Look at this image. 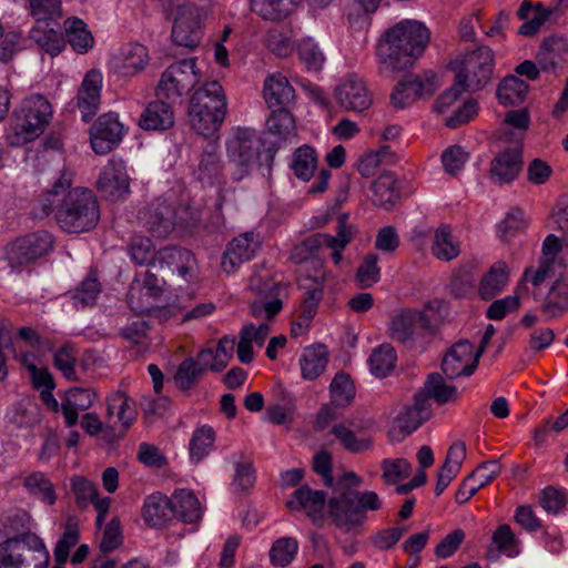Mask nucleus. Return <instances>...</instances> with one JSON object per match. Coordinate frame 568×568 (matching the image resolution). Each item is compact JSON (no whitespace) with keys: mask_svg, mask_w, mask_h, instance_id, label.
<instances>
[{"mask_svg":"<svg viewBox=\"0 0 568 568\" xmlns=\"http://www.w3.org/2000/svg\"><path fill=\"white\" fill-rule=\"evenodd\" d=\"M73 172L64 169L59 180L42 200L43 212H54L55 221L67 233L93 230L100 220V209L92 191L84 187L69 190Z\"/></svg>","mask_w":568,"mask_h":568,"instance_id":"obj_1","label":"nucleus"},{"mask_svg":"<svg viewBox=\"0 0 568 568\" xmlns=\"http://www.w3.org/2000/svg\"><path fill=\"white\" fill-rule=\"evenodd\" d=\"M430 31L417 20H403L389 28L376 48L378 71L393 77L414 64L429 43Z\"/></svg>","mask_w":568,"mask_h":568,"instance_id":"obj_2","label":"nucleus"},{"mask_svg":"<svg viewBox=\"0 0 568 568\" xmlns=\"http://www.w3.org/2000/svg\"><path fill=\"white\" fill-rule=\"evenodd\" d=\"M321 240H325L324 233L312 234L295 245L290 255L293 262L306 264L298 278V287L304 292L302 317L305 322L314 317L323 298L326 272L323 262L314 257V254L321 250Z\"/></svg>","mask_w":568,"mask_h":568,"instance_id":"obj_3","label":"nucleus"},{"mask_svg":"<svg viewBox=\"0 0 568 568\" xmlns=\"http://www.w3.org/2000/svg\"><path fill=\"white\" fill-rule=\"evenodd\" d=\"M226 114V97L217 81H210L197 89L190 101L191 128L204 136L214 135Z\"/></svg>","mask_w":568,"mask_h":568,"instance_id":"obj_4","label":"nucleus"},{"mask_svg":"<svg viewBox=\"0 0 568 568\" xmlns=\"http://www.w3.org/2000/svg\"><path fill=\"white\" fill-rule=\"evenodd\" d=\"M383 501L372 490H342L327 501V511L333 524L345 532L353 531L362 526L367 516L366 513L382 509Z\"/></svg>","mask_w":568,"mask_h":568,"instance_id":"obj_5","label":"nucleus"},{"mask_svg":"<svg viewBox=\"0 0 568 568\" xmlns=\"http://www.w3.org/2000/svg\"><path fill=\"white\" fill-rule=\"evenodd\" d=\"M49 558L42 539L31 532L0 542V568H47Z\"/></svg>","mask_w":568,"mask_h":568,"instance_id":"obj_6","label":"nucleus"},{"mask_svg":"<svg viewBox=\"0 0 568 568\" xmlns=\"http://www.w3.org/2000/svg\"><path fill=\"white\" fill-rule=\"evenodd\" d=\"M50 102L41 94L26 98L14 113L12 144L28 143L39 138L52 119Z\"/></svg>","mask_w":568,"mask_h":568,"instance_id":"obj_7","label":"nucleus"},{"mask_svg":"<svg viewBox=\"0 0 568 568\" xmlns=\"http://www.w3.org/2000/svg\"><path fill=\"white\" fill-rule=\"evenodd\" d=\"M456 80L463 82L468 91H477L490 81L494 70V54L488 47L465 53L450 62Z\"/></svg>","mask_w":568,"mask_h":568,"instance_id":"obj_8","label":"nucleus"},{"mask_svg":"<svg viewBox=\"0 0 568 568\" xmlns=\"http://www.w3.org/2000/svg\"><path fill=\"white\" fill-rule=\"evenodd\" d=\"M202 79V70L196 59H183L172 63L162 73L156 87V95L169 101H175L189 93Z\"/></svg>","mask_w":568,"mask_h":568,"instance_id":"obj_9","label":"nucleus"},{"mask_svg":"<svg viewBox=\"0 0 568 568\" xmlns=\"http://www.w3.org/2000/svg\"><path fill=\"white\" fill-rule=\"evenodd\" d=\"M168 11L174 13L172 39L175 44L195 48L201 41V22L206 17L204 7L182 4L180 0H169Z\"/></svg>","mask_w":568,"mask_h":568,"instance_id":"obj_10","label":"nucleus"},{"mask_svg":"<svg viewBox=\"0 0 568 568\" xmlns=\"http://www.w3.org/2000/svg\"><path fill=\"white\" fill-rule=\"evenodd\" d=\"M262 149L258 132L247 128H237L227 140V155L239 171L235 180H242L257 163Z\"/></svg>","mask_w":568,"mask_h":568,"instance_id":"obj_11","label":"nucleus"},{"mask_svg":"<svg viewBox=\"0 0 568 568\" xmlns=\"http://www.w3.org/2000/svg\"><path fill=\"white\" fill-rule=\"evenodd\" d=\"M53 247V237L47 231H38L17 239L7 250V260L20 270L47 255Z\"/></svg>","mask_w":568,"mask_h":568,"instance_id":"obj_12","label":"nucleus"},{"mask_svg":"<svg viewBox=\"0 0 568 568\" xmlns=\"http://www.w3.org/2000/svg\"><path fill=\"white\" fill-rule=\"evenodd\" d=\"M162 281L150 271L135 278L129 290L128 304L136 314H149L163 306Z\"/></svg>","mask_w":568,"mask_h":568,"instance_id":"obj_13","label":"nucleus"},{"mask_svg":"<svg viewBox=\"0 0 568 568\" xmlns=\"http://www.w3.org/2000/svg\"><path fill=\"white\" fill-rule=\"evenodd\" d=\"M141 226L156 239H165L181 221L173 206L158 199L144 206L138 215Z\"/></svg>","mask_w":568,"mask_h":568,"instance_id":"obj_14","label":"nucleus"},{"mask_svg":"<svg viewBox=\"0 0 568 568\" xmlns=\"http://www.w3.org/2000/svg\"><path fill=\"white\" fill-rule=\"evenodd\" d=\"M98 190L110 200H122L130 192V179L125 162L112 156L102 168L97 181Z\"/></svg>","mask_w":568,"mask_h":568,"instance_id":"obj_15","label":"nucleus"},{"mask_svg":"<svg viewBox=\"0 0 568 568\" xmlns=\"http://www.w3.org/2000/svg\"><path fill=\"white\" fill-rule=\"evenodd\" d=\"M331 434L341 447L352 454H362L373 447L374 438L363 420L347 419L335 424Z\"/></svg>","mask_w":568,"mask_h":568,"instance_id":"obj_16","label":"nucleus"},{"mask_svg":"<svg viewBox=\"0 0 568 568\" xmlns=\"http://www.w3.org/2000/svg\"><path fill=\"white\" fill-rule=\"evenodd\" d=\"M150 62L149 50L136 42L122 45L110 60L111 70L119 77L131 78L138 75Z\"/></svg>","mask_w":568,"mask_h":568,"instance_id":"obj_17","label":"nucleus"},{"mask_svg":"<svg viewBox=\"0 0 568 568\" xmlns=\"http://www.w3.org/2000/svg\"><path fill=\"white\" fill-rule=\"evenodd\" d=\"M335 99L342 109L356 113L367 110L373 102L366 83L355 74L345 78L335 88Z\"/></svg>","mask_w":568,"mask_h":568,"instance_id":"obj_18","label":"nucleus"},{"mask_svg":"<svg viewBox=\"0 0 568 568\" xmlns=\"http://www.w3.org/2000/svg\"><path fill=\"white\" fill-rule=\"evenodd\" d=\"M435 89L434 77L406 75L395 85L390 94V104L397 110H403L413 104L418 98L433 94Z\"/></svg>","mask_w":568,"mask_h":568,"instance_id":"obj_19","label":"nucleus"},{"mask_svg":"<svg viewBox=\"0 0 568 568\" xmlns=\"http://www.w3.org/2000/svg\"><path fill=\"white\" fill-rule=\"evenodd\" d=\"M327 495L323 490H314L307 485L295 489L292 497L286 501L291 511H304L316 526H322L325 520L324 509L327 505Z\"/></svg>","mask_w":568,"mask_h":568,"instance_id":"obj_20","label":"nucleus"},{"mask_svg":"<svg viewBox=\"0 0 568 568\" xmlns=\"http://www.w3.org/2000/svg\"><path fill=\"white\" fill-rule=\"evenodd\" d=\"M479 357L471 343L460 341L445 355L442 369L448 378L469 376L475 372Z\"/></svg>","mask_w":568,"mask_h":568,"instance_id":"obj_21","label":"nucleus"},{"mask_svg":"<svg viewBox=\"0 0 568 568\" xmlns=\"http://www.w3.org/2000/svg\"><path fill=\"white\" fill-rule=\"evenodd\" d=\"M124 126L115 113L101 115L91 129V146L97 154H106L122 140Z\"/></svg>","mask_w":568,"mask_h":568,"instance_id":"obj_22","label":"nucleus"},{"mask_svg":"<svg viewBox=\"0 0 568 568\" xmlns=\"http://www.w3.org/2000/svg\"><path fill=\"white\" fill-rule=\"evenodd\" d=\"M261 247L258 235L245 232L234 237L222 257V268L226 273L234 272L241 264L251 261Z\"/></svg>","mask_w":568,"mask_h":568,"instance_id":"obj_23","label":"nucleus"},{"mask_svg":"<svg viewBox=\"0 0 568 568\" xmlns=\"http://www.w3.org/2000/svg\"><path fill=\"white\" fill-rule=\"evenodd\" d=\"M102 84L103 75L100 70L91 69L85 73L77 97L78 108L84 122H90L98 112Z\"/></svg>","mask_w":568,"mask_h":568,"instance_id":"obj_24","label":"nucleus"},{"mask_svg":"<svg viewBox=\"0 0 568 568\" xmlns=\"http://www.w3.org/2000/svg\"><path fill=\"white\" fill-rule=\"evenodd\" d=\"M523 168L520 144L499 152L490 163L491 179L497 183H509L516 179Z\"/></svg>","mask_w":568,"mask_h":568,"instance_id":"obj_25","label":"nucleus"},{"mask_svg":"<svg viewBox=\"0 0 568 568\" xmlns=\"http://www.w3.org/2000/svg\"><path fill=\"white\" fill-rule=\"evenodd\" d=\"M97 394L91 388L72 387L61 403V413L67 427H73L79 420V410H88L94 403Z\"/></svg>","mask_w":568,"mask_h":568,"instance_id":"obj_26","label":"nucleus"},{"mask_svg":"<svg viewBox=\"0 0 568 568\" xmlns=\"http://www.w3.org/2000/svg\"><path fill=\"white\" fill-rule=\"evenodd\" d=\"M174 112L169 102H150L142 112L139 125L148 131H166L174 125Z\"/></svg>","mask_w":568,"mask_h":568,"instance_id":"obj_27","label":"nucleus"},{"mask_svg":"<svg viewBox=\"0 0 568 568\" xmlns=\"http://www.w3.org/2000/svg\"><path fill=\"white\" fill-rule=\"evenodd\" d=\"M158 262L168 265L185 281L194 277L196 260L193 253L183 247H164L159 251Z\"/></svg>","mask_w":568,"mask_h":568,"instance_id":"obj_28","label":"nucleus"},{"mask_svg":"<svg viewBox=\"0 0 568 568\" xmlns=\"http://www.w3.org/2000/svg\"><path fill=\"white\" fill-rule=\"evenodd\" d=\"M263 95L270 108H285L295 98V91L286 77L273 73L264 81Z\"/></svg>","mask_w":568,"mask_h":568,"instance_id":"obj_29","label":"nucleus"},{"mask_svg":"<svg viewBox=\"0 0 568 568\" xmlns=\"http://www.w3.org/2000/svg\"><path fill=\"white\" fill-rule=\"evenodd\" d=\"M430 251L433 256L442 262H449L459 256L460 242L449 224H440L435 229Z\"/></svg>","mask_w":568,"mask_h":568,"instance_id":"obj_30","label":"nucleus"},{"mask_svg":"<svg viewBox=\"0 0 568 568\" xmlns=\"http://www.w3.org/2000/svg\"><path fill=\"white\" fill-rule=\"evenodd\" d=\"M142 517L150 527H161L173 518L171 497L161 493H153L145 497Z\"/></svg>","mask_w":568,"mask_h":568,"instance_id":"obj_31","label":"nucleus"},{"mask_svg":"<svg viewBox=\"0 0 568 568\" xmlns=\"http://www.w3.org/2000/svg\"><path fill=\"white\" fill-rule=\"evenodd\" d=\"M173 518L186 524L197 523L203 515L201 504L195 494L189 489H176L171 496Z\"/></svg>","mask_w":568,"mask_h":568,"instance_id":"obj_32","label":"nucleus"},{"mask_svg":"<svg viewBox=\"0 0 568 568\" xmlns=\"http://www.w3.org/2000/svg\"><path fill=\"white\" fill-rule=\"evenodd\" d=\"M106 416L110 423H119L125 430L134 423L136 409L124 393L114 392L106 400Z\"/></svg>","mask_w":568,"mask_h":568,"instance_id":"obj_33","label":"nucleus"},{"mask_svg":"<svg viewBox=\"0 0 568 568\" xmlns=\"http://www.w3.org/2000/svg\"><path fill=\"white\" fill-rule=\"evenodd\" d=\"M371 200L374 205L390 209L399 199V186L396 176L392 172L381 174L371 186Z\"/></svg>","mask_w":568,"mask_h":568,"instance_id":"obj_34","label":"nucleus"},{"mask_svg":"<svg viewBox=\"0 0 568 568\" xmlns=\"http://www.w3.org/2000/svg\"><path fill=\"white\" fill-rule=\"evenodd\" d=\"M301 0H251V10L263 20L283 21L296 9Z\"/></svg>","mask_w":568,"mask_h":568,"instance_id":"obj_35","label":"nucleus"},{"mask_svg":"<svg viewBox=\"0 0 568 568\" xmlns=\"http://www.w3.org/2000/svg\"><path fill=\"white\" fill-rule=\"evenodd\" d=\"M328 363V351L325 345L318 344L304 348L300 366L303 378L316 379L326 368Z\"/></svg>","mask_w":568,"mask_h":568,"instance_id":"obj_36","label":"nucleus"},{"mask_svg":"<svg viewBox=\"0 0 568 568\" xmlns=\"http://www.w3.org/2000/svg\"><path fill=\"white\" fill-rule=\"evenodd\" d=\"M552 12V8H545L541 3L532 6L527 0L523 1L518 9V17L525 20V23L519 28V33L528 37L537 33Z\"/></svg>","mask_w":568,"mask_h":568,"instance_id":"obj_37","label":"nucleus"},{"mask_svg":"<svg viewBox=\"0 0 568 568\" xmlns=\"http://www.w3.org/2000/svg\"><path fill=\"white\" fill-rule=\"evenodd\" d=\"M541 311L548 318H557L568 311V278H558L552 284Z\"/></svg>","mask_w":568,"mask_h":568,"instance_id":"obj_38","label":"nucleus"},{"mask_svg":"<svg viewBox=\"0 0 568 568\" xmlns=\"http://www.w3.org/2000/svg\"><path fill=\"white\" fill-rule=\"evenodd\" d=\"M508 282V267L504 262L495 263L483 276L479 284V295L484 300H490L499 294Z\"/></svg>","mask_w":568,"mask_h":568,"instance_id":"obj_39","label":"nucleus"},{"mask_svg":"<svg viewBox=\"0 0 568 568\" xmlns=\"http://www.w3.org/2000/svg\"><path fill=\"white\" fill-rule=\"evenodd\" d=\"M64 29L67 40L77 53H87L93 47L94 39L81 19H67L64 21Z\"/></svg>","mask_w":568,"mask_h":568,"instance_id":"obj_40","label":"nucleus"},{"mask_svg":"<svg viewBox=\"0 0 568 568\" xmlns=\"http://www.w3.org/2000/svg\"><path fill=\"white\" fill-rule=\"evenodd\" d=\"M529 124L530 115L526 109L508 111L500 129L501 136L507 141L520 142Z\"/></svg>","mask_w":568,"mask_h":568,"instance_id":"obj_41","label":"nucleus"},{"mask_svg":"<svg viewBox=\"0 0 568 568\" xmlns=\"http://www.w3.org/2000/svg\"><path fill=\"white\" fill-rule=\"evenodd\" d=\"M268 132L284 142H292L296 136V126L293 115L281 108L273 111L266 121Z\"/></svg>","mask_w":568,"mask_h":568,"instance_id":"obj_42","label":"nucleus"},{"mask_svg":"<svg viewBox=\"0 0 568 568\" xmlns=\"http://www.w3.org/2000/svg\"><path fill=\"white\" fill-rule=\"evenodd\" d=\"M30 38L51 57L58 55L65 48L62 33L52 27L42 28L41 23L30 30Z\"/></svg>","mask_w":568,"mask_h":568,"instance_id":"obj_43","label":"nucleus"},{"mask_svg":"<svg viewBox=\"0 0 568 568\" xmlns=\"http://www.w3.org/2000/svg\"><path fill=\"white\" fill-rule=\"evenodd\" d=\"M419 315L416 312L404 310L393 316L389 324L392 338L406 343L413 341Z\"/></svg>","mask_w":568,"mask_h":568,"instance_id":"obj_44","label":"nucleus"},{"mask_svg":"<svg viewBox=\"0 0 568 568\" xmlns=\"http://www.w3.org/2000/svg\"><path fill=\"white\" fill-rule=\"evenodd\" d=\"M529 90V85L516 75L506 77L498 85L497 98L504 105L521 103Z\"/></svg>","mask_w":568,"mask_h":568,"instance_id":"obj_45","label":"nucleus"},{"mask_svg":"<svg viewBox=\"0 0 568 568\" xmlns=\"http://www.w3.org/2000/svg\"><path fill=\"white\" fill-rule=\"evenodd\" d=\"M397 355L390 344H382L369 356L368 364L372 374L377 377L387 376L395 367Z\"/></svg>","mask_w":568,"mask_h":568,"instance_id":"obj_46","label":"nucleus"},{"mask_svg":"<svg viewBox=\"0 0 568 568\" xmlns=\"http://www.w3.org/2000/svg\"><path fill=\"white\" fill-rule=\"evenodd\" d=\"M316 165L317 156L315 150L304 145L295 151L290 168L297 179L308 181L314 175Z\"/></svg>","mask_w":568,"mask_h":568,"instance_id":"obj_47","label":"nucleus"},{"mask_svg":"<svg viewBox=\"0 0 568 568\" xmlns=\"http://www.w3.org/2000/svg\"><path fill=\"white\" fill-rule=\"evenodd\" d=\"M80 538L79 521L77 517H68L62 537L58 540L54 548V559L58 564H65L70 549L75 546Z\"/></svg>","mask_w":568,"mask_h":568,"instance_id":"obj_48","label":"nucleus"},{"mask_svg":"<svg viewBox=\"0 0 568 568\" xmlns=\"http://www.w3.org/2000/svg\"><path fill=\"white\" fill-rule=\"evenodd\" d=\"M27 490L47 505H53L57 496L49 478L41 471H34L24 478Z\"/></svg>","mask_w":568,"mask_h":568,"instance_id":"obj_49","label":"nucleus"},{"mask_svg":"<svg viewBox=\"0 0 568 568\" xmlns=\"http://www.w3.org/2000/svg\"><path fill=\"white\" fill-rule=\"evenodd\" d=\"M215 433L211 426L204 425L194 430L189 448L190 457L199 463L213 449Z\"/></svg>","mask_w":568,"mask_h":568,"instance_id":"obj_50","label":"nucleus"},{"mask_svg":"<svg viewBox=\"0 0 568 568\" xmlns=\"http://www.w3.org/2000/svg\"><path fill=\"white\" fill-rule=\"evenodd\" d=\"M128 251L136 265L155 266L158 262L159 252H155L154 245L149 237L133 236Z\"/></svg>","mask_w":568,"mask_h":568,"instance_id":"obj_51","label":"nucleus"},{"mask_svg":"<svg viewBox=\"0 0 568 568\" xmlns=\"http://www.w3.org/2000/svg\"><path fill=\"white\" fill-rule=\"evenodd\" d=\"M329 393L331 402L339 407L348 406L356 395L353 381L343 372L334 376L329 385Z\"/></svg>","mask_w":568,"mask_h":568,"instance_id":"obj_52","label":"nucleus"},{"mask_svg":"<svg viewBox=\"0 0 568 568\" xmlns=\"http://www.w3.org/2000/svg\"><path fill=\"white\" fill-rule=\"evenodd\" d=\"M293 31L284 27L272 28L266 38L267 48L277 57L285 58L294 50Z\"/></svg>","mask_w":568,"mask_h":568,"instance_id":"obj_53","label":"nucleus"},{"mask_svg":"<svg viewBox=\"0 0 568 568\" xmlns=\"http://www.w3.org/2000/svg\"><path fill=\"white\" fill-rule=\"evenodd\" d=\"M70 488L74 496V503L80 509H87L100 495L97 485L87 477L73 476Z\"/></svg>","mask_w":568,"mask_h":568,"instance_id":"obj_54","label":"nucleus"},{"mask_svg":"<svg viewBox=\"0 0 568 568\" xmlns=\"http://www.w3.org/2000/svg\"><path fill=\"white\" fill-rule=\"evenodd\" d=\"M203 373L197 362L193 357H187L178 366L174 382L181 390H190L199 383Z\"/></svg>","mask_w":568,"mask_h":568,"instance_id":"obj_55","label":"nucleus"},{"mask_svg":"<svg viewBox=\"0 0 568 568\" xmlns=\"http://www.w3.org/2000/svg\"><path fill=\"white\" fill-rule=\"evenodd\" d=\"M298 551V542L293 537H282L273 542L270 559L273 565L285 567L290 565Z\"/></svg>","mask_w":568,"mask_h":568,"instance_id":"obj_56","label":"nucleus"},{"mask_svg":"<svg viewBox=\"0 0 568 568\" xmlns=\"http://www.w3.org/2000/svg\"><path fill=\"white\" fill-rule=\"evenodd\" d=\"M325 240H321V248L332 250V260L337 265L343 258V251L352 240L351 229L344 223L339 222L337 226V234L329 235L324 233Z\"/></svg>","mask_w":568,"mask_h":568,"instance_id":"obj_57","label":"nucleus"},{"mask_svg":"<svg viewBox=\"0 0 568 568\" xmlns=\"http://www.w3.org/2000/svg\"><path fill=\"white\" fill-rule=\"evenodd\" d=\"M381 280V268L378 267V255L368 253L364 256L356 272L358 286L367 288Z\"/></svg>","mask_w":568,"mask_h":568,"instance_id":"obj_58","label":"nucleus"},{"mask_svg":"<svg viewBox=\"0 0 568 568\" xmlns=\"http://www.w3.org/2000/svg\"><path fill=\"white\" fill-rule=\"evenodd\" d=\"M425 390L438 404H445L457 398V390L448 385L439 374H430L425 382Z\"/></svg>","mask_w":568,"mask_h":568,"instance_id":"obj_59","label":"nucleus"},{"mask_svg":"<svg viewBox=\"0 0 568 568\" xmlns=\"http://www.w3.org/2000/svg\"><path fill=\"white\" fill-rule=\"evenodd\" d=\"M527 226L524 212L519 207L510 209L505 219L498 224V235L503 241H508Z\"/></svg>","mask_w":568,"mask_h":568,"instance_id":"obj_60","label":"nucleus"},{"mask_svg":"<svg viewBox=\"0 0 568 568\" xmlns=\"http://www.w3.org/2000/svg\"><path fill=\"white\" fill-rule=\"evenodd\" d=\"M298 57L310 71H320L324 64L325 57L318 45L311 39L303 40L297 48Z\"/></svg>","mask_w":568,"mask_h":568,"instance_id":"obj_61","label":"nucleus"},{"mask_svg":"<svg viewBox=\"0 0 568 568\" xmlns=\"http://www.w3.org/2000/svg\"><path fill=\"white\" fill-rule=\"evenodd\" d=\"M101 292L100 283L94 274L89 276L80 283L73 293V300L75 304H80L82 307L91 306L95 303Z\"/></svg>","mask_w":568,"mask_h":568,"instance_id":"obj_62","label":"nucleus"},{"mask_svg":"<svg viewBox=\"0 0 568 568\" xmlns=\"http://www.w3.org/2000/svg\"><path fill=\"white\" fill-rule=\"evenodd\" d=\"M383 479L388 485H394L410 475V464L404 458L384 459L382 462Z\"/></svg>","mask_w":568,"mask_h":568,"instance_id":"obj_63","label":"nucleus"},{"mask_svg":"<svg viewBox=\"0 0 568 568\" xmlns=\"http://www.w3.org/2000/svg\"><path fill=\"white\" fill-rule=\"evenodd\" d=\"M29 8L38 23L61 16V0H29Z\"/></svg>","mask_w":568,"mask_h":568,"instance_id":"obj_64","label":"nucleus"}]
</instances>
